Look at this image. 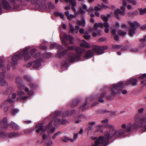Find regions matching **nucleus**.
<instances>
[{
  "label": "nucleus",
  "instance_id": "nucleus-1",
  "mask_svg": "<svg viewBox=\"0 0 146 146\" xmlns=\"http://www.w3.org/2000/svg\"><path fill=\"white\" fill-rule=\"evenodd\" d=\"M132 124L131 123L127 124H123L121 125V129L116 131L113 129L112 125L107 124L106 127L108 128H109L110 130L109 131H107L104 133V136L106 139H109L113 136L119 137V136H122L123 137H125L127 135L126 133L131 131V129Z\"/></svg>",
  "mask_w": 146,
  "mask_h": 146
},
{
  "label": "nucleus",
  "instance_id": "nucleus-2",
  "mask_svg": "<svg viewBox=\"0 0 146 146\" xmlns=\"http://www.w3.org/2000/svg\"><path fill=\"white\" fill-rule=\"evenodd\" d=\"M30 49L29 46H27L23 48L22 51V55L21 53H15L12 57V64L15 65L17 64L19 59L23 56L25 61L30 59L31 58L29 53V50Z\"/></svg>",
  "mask_w": 146,
  "mask_h": 146
},
{
  "label": "nucleus",
  "instance_id": "nucleus-3",
  "mask_svg": "<svg viewBox=\"0 0 146 146\" xmlns=\"http://www.w3.org/2000/svg\"><path fill=\"white\" fill-rule=\"evenodd\" d=\"M75 50L77 53L76 54H74L72 53H70L66 58V59L70 62H73L79 60L80 54L85 51L84 48L78 47H76Z\"/></svg>",
  "mask_w": 146,
  "mask_h": 146
},
{
  "label": "nucleus",
  "instance_id": "nucleus-4",
  "mask_svg": "<svg viewBox=\"0 0 146 146\" xmlns=\"http://www.w3.org/2000/svg\"><path fill=\"white\" fill-rule=\"evenodd\" d=\"M52 121H51L48 124L46 125L45 127L43 128V125L42 124H38L36 126V132L37 133H39L41 131L40 135L44 133L45 130H46L48 133H53L55 129V127L52 126Z\"/></svg>",
  "mask_w": 146,
  "mask_h": 146
},
{
  "label": "nucleus",
  "instance_id": "nucleus-5",
  "mask_svg": "<svg viewBox=\"0 0 146 146\" xmlns=\"http://www.w3.org/2000/svg\"><path fill=\"white\" fill-rule=\"evenodd\" d=\"M101 136L99 137L97 139V137H91L90 139L92 140H95L94 144L91 146H101L102 145L105 146L108 144V140L106 139L105 137Z\"/></svg>",
  "mask_w": 146,
  "mask_h": 146
},
{
  "label": "nucleus",
  "instance_id": "nucleus-6",
  "mask_svg": "<svg viewBox=\"0 0 146 146\" xmlns=\"http://www.w3.org/2000/svg\"><path fill=\"white\" fill-rule=\"evenodd\" d=\"M60 37L62 44L66 47L68 46V44L66 42L68 40H69L70 44H72L73 43L74 38L72 36L70 35H67L66 34H64L63 37H62L61 35H60Z\"/></svg>",
  "mask_w": 146,
  "mask_h": 146
},
{
  "label": "nucleus",
  "instance_id": "nucleus-7",
  "mask_svg": "<svg viewBox=\"0 0 146 146\" xmlns=\"http://www.w3.org/2000/svg\"><path fill=\"white\" fill-rule=\"evenodd\" d=\"M124 86L125 85L124 83L122 82H120L117 84H113L111 88L112 94L113 95L120 94V89H118L115 92V91L118 89L119 88H123Z\"/></svg>",
  "mask_w": 146,
  "mask_h": 146
},
{
  "label": "nucleus",
  "instance_id": "nucleus-8",
  "mask_svg": "<svg viewBox=\"0 0 146 146\" xmlns=\"http://www.w3.org/2000/svg\"><path fill=\"white\" fill-rule=\"evenodd\" d=\"M129 23L130 25V28L129 34L130 36H132L135 33V30L137 27H139L140 25L136 21H134L131 22V21L129 22Z\"/></svg>",
  "mask_w": 146,
  "mask_h": 146
},
{
  "label": "nucleus",
  "instance_id": "nucleus-9",
  "mask_svg": "<svg viewBox=\"0 0 146 146\" xmlns=\"http://www.w3.org/2000/svg\"><path fill=\"white\" fill-rule=\"evenodd\" d=\"M108 48V46H100L96 45L92 46V49L95 52L98 54H102L104 53V50H107Z\"/></svg>",
  "mask_w": 146,
  "mask_h": 146
},
{
  "label": "nucleus",
  "instance_id": "nucleus-10",
  "mask_svg": "<svg viewBox=\"0 0 146 146\" xmlns=\"http://www.w3.org/2000/svg\"><path fill=\"white\" fill-rule=\"evenodd\" d=\"M3 7L6 10H10L12 8V7L6 0H0V13Z\"/></svg>",
  "mask_w": 146,
  "mask_h": 146
},
{
  "label": "nucleus",
  "instance_id": "nucleus-11",
  "mask_svg": "<svg viewBox=\"0 0 146 146\" xmlns=\"http://www.w3.org/2000/svg\"><path fill=\"white\" fill-rule=\"evenodd\" d=\"M120 9L122 11H121L120 9H116L114 12L115 15L117 19L119 18L118 17L119 14L120 13L122 15H124L126 13L125 11V8L124 6H121L120 7Z\"/></svg>",
  "mask_w": 146,
  "mask_h": 146
},
{
  "label": "nucleus",
  "instance_id": "nucleus-12",
  "mask_svg": "<svg viewBox=\"0 0 146 146\" xmlns=\"http://www.w3.org/2000/svg\"><path fill=\"white\" fill-rule=\"evenodd\" d=\"M137 80L134 78H131L128 79L123 83L125 86L128 84H131L133 86H135L137 85Z\"/></svg>",
  "mask_w": 146,
  "mask_h": 146
},
{
  "label": "nucleus",
  "instance_id": "nucleus-13",
  "mask_svg": "<svg viewBox=\"0 0 146 146\" xmlns=\"http://www.w3.org/2000/svg\"><path fill=\"white\" fill-rule=\"evenodd\" d=\"M135 123L132 126V129H137L140 127L139 123H140V120L138 117L136 116L135 118Z\"/></svg>",
  "mask_w": 146,
  "mask_h": 146
},
{
  "label": "nucleus",
  "instance_id": "nucleus-14",
  "mask_svg": "<svg viewBox=\"0 0 146 146\" xmlns=\"http://www.w3.org/2000/svg\"><path fill=\"white\" fill-rule=\"evenodd\" d=\"M42 60L40 58H38L33 63V67L34 68H37L41 65V63Z\"/></svg>",
  "mask_w": 146,
  "mask_h": 146
},
{
  "label": "nucleus",
  "instance_id": "nucleus-15",
  "mask_svg": "<svg viewBox=\"0 0 146 146\" xmlns=\"http://www.w3.org/2000/svg\"><path fill=\"white\" fill-rule=\"evenodd\" d=\"M47 136L45 134H43L42 136V138L44 140H45V143L48 146H50L52 145V142L51 140V139L50 138V140L48 141L47 138Z\"/></svg>",
  "mask_w": 146,
  "mask_h": 146
},
{
  "label": "nucleus",
  "instance_id": "nucleus-16",
  "mask_svg": "<svg viewBox=\"0 0 146 146\" xmlns=\"http://www.w3.org/2000/svg\"><path fill=\"white\" fill-rule=\"evenodd\" d=\"M10 2L14 5V8H16L15 7V5H17V6L19 7L20 4H22V3H23L24 0H9Z\"/></svg>",
  "mask_w": 146,
  "mask_h": 146
},
{
  "label": "nucleus",
  "instance_id": "nucleus-17",
  "mask_svg": "<svg viewBox=\"0 0 146 146\" xmlns=\"http://www.w3.org/2000/svg\"><path fill=\"white\" fill-rule=\"evenodd\" d=\"M68 52V50L66 49L63 50L62 51L59 52L57 54L56 56L58 58H61L64 55Z\"/></svg>",
  "mask_w": 146,
  "mask_h": 146
},
{
  "label": "nucleus",
  "instance_id": "nucleus-18",
  "mask_svg": "<svg viewBox=\"0 0 146 146\" xmlns=\"http://www.w3.org/2000/svg\"><path fill=\"white\" fill-rule=\"evenodd\" d=\"M94 54V53L91 50H88L86 52V55L84 56V57L86 59H88L90 57H92Z\"/></svg>",
  "mask_w": 146,
  "mask_h": 146
},
{
  "label": "nucleus",
  "instance_id": "nucleus-19",
  "mask_svg": "<svg viewBox=\"0 0 146 146\" xmlns=\"http://www.w3.org/2000/svg\"><path fill=\"white\" fill-rule=\"evenodd\" d=\"M83 42L80 43V45L82 47H84L86 48H90V46L89 45L88 43L86 42L84 40H82Z\"/></svg>",
  "mask_w": 146,
  "mask_h": 146
},
{
  "label": "nucleus",
  "instance_id": "nucleus-20",
  "mask_svg": "<svg viewBox=\"0 0 146 146\" xmlns=\"http://www.w3.org/2000/svg\"><path fill=\"white\" fill-rule=\"evenodd\" d=\"M20 134L16 132H11L7 134V136L9 137H16L19 136Z\"/></svg>",
  "mask_w": 146,
  "mask_h": 146
},
{
  "label": "nucleus",
  "instance_id": "nucleus-21",
  "mask_svg": "<svg viewBox=\"0 0 146 146\" xmlns=\"http://www.w3.org/2000/svg\"><path fill=\"white\" fill-rule=\"evenodd\" d=\"M14 103V101H13L12 99H8L5 101L3 104L1 106V108L3 106H5L6 104H12Z\"/></svg>",
  "mask_w": 146,
  "mask_h": 146
},
{
  "label": "nucleus",
  "instance_id": "nucleus-22",
  "mask_svg": "<svg viewBox=\"0 0 146 146\" xmlns=\"http://www.w3.org/2000/svg\"><path fill=\"white\" fill-rule=\"evenodd\" d=\"M13 92V89L12 87H9L6 88L4 94L6 95H9L11 94Z\"/></svg>",
  "mask_w": 146,
  "mask_h": 146
},
{
  "label": "nucleus",
  "instance_id": "nucleus-23",
  "mask_svg": "<svg viewBox=\"0 0 146 146\" xmlns=\"http://www.w3.org/2000/svg\"><path fill=\"white\" fill-rule=\"evenodd\" d=\"M77 24L79 25H82L83 27H84L85 26V21L84 19H82L81 21H77Z\"/></svg>",
  "mask_w": 146,
  "mask_h": 146
},
{
  "label": "nucleus",
  "instance_id": "nucleus-24",
  "mask_svg": "<svg viewBox=\"0 0 146 146\" xmlns=\"http://www.w3.org/2000/svg\"><path fill=\"white\" fill-rule=\"evenodd\" d=\"M111 17V15L110 14H108L107 16H105L104 15H101L100 18L101 19L105 21H107L108 20V18Z\"/></svg>",
  "mask_w": 146,
  "mask_h": 146
},
{
  "label": "nucleus",
  "instance_id": "nucleus-25",
  "mask_svg": "<svg viewBox=\"0 0 146 146\" xmlns=\"http://www.w3.org/2000/svg\"><path fill=\"white\" fill-rule=\"evenodd\" d=\"M20 79L19 78H17L16 79V82L18 84V88L19 90H22L24 88V86L23 84L19 83L18 81Z\"/></svg>",
  "mask_w": 146,
  "mask_h": 146
},
{
  "label": "nucleus",
  "instance_id": "nucleus-26",
  "mask_svg": "<svg viewBox=\"0 0 146 146\" xmlns=\"http://www.w3.org/2000/svg\"><path fill=\"white\" fill-rule=\"evenodd\" d=\"M99 27L103 28V24L102 23L100 22L98 23H96L94 24V27L95 29H96Z\"/></svg>",
  "mask_w": 146,
  "mask_h": 146
},
{
  "label": "nucleus",
  "instance_id": "nucleus-27",
  "mask_svg": "<svg viewBox=\"0 0 146 146\" xmlns=\"http://www.w3.org/2000/svg\"><path fill=\"white\" fill-rule=\"evenodd\" d=\"M87 103V101H86L85 104L80 107V110L84 111L87 109L88 108V106H86Z\"/></svg>",
  "mask_w": 146,
  "mask_h": 146
},
{
  "label": "nucleus",
  "instance_id": "nucleus-28",
  "mask_svg": "<svg viewBox=\"0 0 146 146\" xmlns=\"http://www.w3.org/2000/svg\"><path fill=\"white\" fill-rule=\"evenodd\" d=\"M10 125L14 129H17L19 128V126L15 123L13 122H11L10 123Z\"/></svg>",
  "mask_w": 146,
  "mask_h": 146
},
{
  "label": "nucleus",
  "instance_id": "nucleus-29",
  "mask_svg": "<svg viewBox=\"0 0 146 146\" xmlns=\"http://www.w3.org/2000/svg\"><path fill=\"white\" fill-rule=\"evenodd\" d=\"M55 15L56 16H59L62 19H64V15L61 12H56L54 13Z\"/></svg>",
  "mask_w": 146,
  "mask_h": 146
},
{
  "label": "nucleus",
  "instance_id": "nucleus-30",
  "mask_svg": "<svg viewBox=\"0 0 146 146\" xmlns=\"http://www.w3.org/2000/svg\"><path fill=\"white\" fill-rule=\"evenodd\" d=\"M56 121H58V122L57 123H56V124H65L67 122L64 119H62V120L61 119H58L57 120H56Z\"/></svg>",
  "mask_w": 146,
  "mask_h": 146
},
{
  "label": "nucleus",
  "instance_id": "nucleus-31",
  "mask_svg": "<svg viewBox=\"0 0 146 146\" xmlns=\"http://www.w3.org/2000/svg\"><path fill=\"white\" fill-rule=\"evenodd\" d=\"M106 95V92H104L99 97V101L101 103H102L104 102V100L102 99L101 98H103Z\"/></svg>",
  "mask_w": 146,
  "mask_h": 146
},
{
  "label": "nucleus",
  "instance_id": "nucleus-32",
  "mask_svg": "<svg viewBox=\"0 0 146 146\" xmlns=\"http://www.w3.org/2000/svg\"><path fill=\"white\" fill-rule=\"evenodd\" d=\"M25 91L27 93V94L31 96L33 95V91L32 90L29 91V88H25Z\"/></svg>",
  "mask_w": 146,
  "mask_h": 146
},
{
  "label": "nucleus",
  "instance_id": "nucleus-33",
  "mask_svg": "<svg viewBox=\"0 0 146 146\" xmlns=\"http://www.w3.org/2000/svg\"><path fill=\"white\" fill-rule=\"evenodd\" d=\"M65 1L67 3L70 2L69 4H71L73 6L76 5L77 3L76 1H75L73 0H65Z\"/></svg>",
  "mask_w": 146,
  "mask_h": 146
},
{
  "label": "nucleus",
  "instance_id": "nucleus-34",
  "mask_svg": "<svg viewBox=\"0 0 146 146\" xmlns=\"http://www.w3.org/2000/svg\"><path fill=\"white\" fill-rule=\"evenodd\" d=\"M128 2L129 3H131L134 5H136L137 4V2L136 0H127Z\"/></svg>",
  "mask_w": 146,
  "mask_h": 146
},
{
  "label": "nucleus",
  "instance_id": "nucleus-35",
  "mask_svg": "<svg viewBox=\"0 0 146 146\" xmlns=\"http://www.w3.org/2000/svg\"><path fill=\"white\" fill-rule=\"evenodd\" d=\"M58 46V44L55 43H54L51 44L50 46V48L51 49H52L54 48H56Z\"/></svg>",
  "mask_w": 146,
  "mask_h": 146
},
{
  "label": "nucleus",
  "instance_id": "nucleus-36",
  "mask_svg": "<svg viewBox=\"0 0 146 146\" xmlns=\"http://www.w3.org/2000/svg\"><path fill=\"white\" fill-rule=\"evenodd\" d=\"M61 133L60 131H58L54 133L52 137V138L53 139H55L58 136L60 135Z\"/></svg>",
  "mask_w": 146,
  "mask_h": 146
},
{
  "label": "nucleus",
  "instance_id": "nucleus-37",
  "mask_svg": "<svg viewBox=\"0 0 146 146\" xmlns=\"http://www.w3.org/2000/svg\"><path fill=\"white\" fill-rule=\"evenodd\" d=\"M69 32L73 33L74 31V27L72 24L70 23H69Z\"/></svg>",
  "mask_w": 146,
  "mask_h": 146
},
{
  "label": "nucleus",
  "instance_id": "nucleus-38",
  "mask_svg": "<svg viewBox=\"0 0 146 146\" xmlns=\"http://www.w3.org/2000/svg\"><path fill=\"white\" fill-rule=\"evenodd\" d=\"M19 112V110L17 109H15L13 110L11 112V114L14 115L16 114L17 113Z\"/></svg>",
  "mask_w": 146,
  "mask_h": 146
},
{
  "label": "nucleus",
  "instance_id": "nucleus-39",
  "mask_svg": "<svg viewBox=\"0 0 146 146\" xmlns=\"http://www.w3.org/2000/svg\"><path fill=\"white\" fill-rule=\"evenodd\" d=\"M84 37L86 40L89 39L90 37V36L88 35L87 32L85 33L84 35L83 36Z\"/></svg>",
  "mask_w": 146,
  "mask_h": 146
},
{
  "label": "nucleus",
  "instance_id": "nucleus-40",
  "mask_svg": "<svg viewBox=\"0 0 146 146\" xmlns=\"http://www.w3.org/2000/svg\"><path fill=\"white\" fill-rule=\"evenodd\" d=\"M60 113L59 111H56L54 113V114L52 115V117L53 118H55L57 116H58L60 114Z\"/></svg>",
  "mask_w": 146,
  "mask_h": 146
},
{
  "label": "nucleus",
  "instance_id": "nucleus-41",
  "mask_svg": "<svg viewBox=\"0 0 146 146\" xmlns=\"http://www.w3.org/2000/svg\"><path fill=\"white\" fill-rule=\"evenodd\" d=\"M48 7L50 9H53L54 8V5L53 3L49 2L48 4Z\"/></svg>",
  "mask_w": 146,
  "mask_h": 146
},
{
  "label": "nucleus",
  "instance_id": "nucleus-42",
  "mask_svg": "<svg viewBox=\"0 0 146 146\" xmlns=\"http://www.w3.org/2000/svg\"><path fill=\"white\" fill-rule=\"evenodd\" d=\"M61 65L62 67H66L68 65V63L64 61H63L61 63Z\"/></svg>",
  "mask_w": 146,
  "mask_h": 146
},
{
  "label": "nucleus",
  "instance_id": "nucleus-43",
  "mask_svg": "<svg viewBox=\"0 0 146 146\" xmlns=\"http://www.w3.org/2000/svg\"><path fill=\"white\" fill-rule=\"evenodd\" d=\"M56 49H58L57 51L58 52V53H59L63 49V48L62 46L58 44V46H57V48Z\"/></svg>",
  "mask_w": 146,
  "mask_h": 146
},
{
  "label": "nucleus",
  "instance_id": "nucleus-44",
  "mask_svg": "<svg viewBox=\"0 0 146 146\" xmlns=\"http://www.w3.org/2000/svg\"><path fill=\"white\" fill-rule=\"evenodd\" d=\"M24 78L26 80L28 81H30L31 80V78L28 75H25L24 76Z\"/></svg>",
  "mask_w": 146,
  "mask_h": 146
},
{
  "label": "nucleus",
  "instance_id": "nucleus-45",
  "mask_svg": "<svg viewBox=\"0 0 146 146\" xmlns=\"http://www.w3.org/2000/svg\"><path fill=\"white\" fill-rule=\"evenodd\" d=\"M61 139L62 141L64 142H67L69 140V138L66 137H64L62 138Z\"/></svg>",
  "mask_w": 146,
  "mask_h": 146
},
{
  "label": "nucleus",
  "instance_id": "nucleus-46",
  "mask_svg": "<svg viewBox=\"0 0 146 146\" xmlns=\"http://www.w3.org/2000/svg\"><path fill=\"white\" fill-rule=\"evenodd\" d=\"M130 50L132 52H138L139 49L137 48H134L130 49Z\"/></svg>",
  "mask_w": 146,
  "mask_h": 146
},
{
  "label": "nucleus",
  "instance_id": "nucleus-47",
  "mask_svg": "<svg viewBox=\"0 0 146 146\" xmlns=\"http://www.w3.org/2000/svg\"><path fill=\"white\" fill-rule=\"evenodd\" d=\"M90 126L88 127V130H92V126L95 125V122H92L90 123Z\"/></svg>",
  "mask_w": 146,
  "mask_h": 146
},
{
  "label": "nucleus",
  "instance_id": "nucleus-48",
  "mask_svg": "<svg viewBox=\"0 0 146 146\" xmlns=\"http://www.w3.org/2000/svg\"><path fill=\"white\" fill-rule=\"evenodd\" d=\"M33 130L32 129H28L25 130L24 132L26 134H29Z\"/></svg>",
  "mask_w": 146,
  "mask_h": 146
},
{
  "label": "nucleus",
  "instance_id": "nucleus-49",
  "mask_svg": "<svg viewBox=\"0 0 146 146\" xmlns=\"http://www.w3.org/2000/svg\"><path fill=\"white\" fill-rule=\"evenodd\" d=\"M118 33L121 36H124L126 35L127 34L126 32L125 31H123L121 30H119L118 31Z\"/></svg>",
  "mask_w": 146,
  "mask_h": 146
},
{
  "label": "nucleus",
  "instance_id": "nucleus-50",
  "mask_svg": "<svg viewBox=\"0 0 146 146\" xmlns=\"http://www.w3.org/2000/svg\"><path fill=\"white\" fill-rule=\"evenodd\" d=\"M37 51V50L35 48H33L31 50L30 53L31 55H33L35 52H36Z\"/></svg>",
  "mask_w": 146,
  "mask_h": 146
},
{
  "label": "nucleus",
  "instance_id": "nucleus-51",
  "mask_svg": "<svg viewBox=\"0 0 146 146\" xmlns=\"http://www.w3.org/2000/svg\"><path fill=\"white\" fill-rule=\"evenodd\" d=\"M122 2V5L124 6H125L127 5V3L126 0H120V2Z\"/></svg>",
  "mask_w": 146,
  "mask_h": 146
},
{
  "label": "nucleus",
  "instance_id": "nucleus-52",
  "mask_svg": "<svg viewBox=\"0 0 146 146\" xmlns=\"http://www.w3.org/2000/svg\"><path fill=\"white\" fill-rule=\"evenodd\" d=\"M77 100H75L72 102L71 105L72 107L75 106L77 104Z\"/></svg>",
  "mask_w": 146,
  "mask_h": 146
},
{
  "label": "nucleus",
  "instance_id": "nucleus-53",
  "mask_svg": "<svg viewBox=\"0 0 146 146\" xmlns=\"http://www.w3.org/2000/svg\"><path fill=\"white\" fill-rule=\"evenodd\" d=\"M101 32V31L100 30H98L97 31V34L96 33L94 32L92 34V35L94 36H96L97 35H99L100 34Z\"/></svg>",
  "mask_w": 146,
  "mask_h": 146
},
{
  "label": "nucleus",
  "instance_id": "nucleus-54",
  "mask_svg": "<svg viewBox=\"0 0 146 146\" xmlns=\"http://www.w3.org/2000/svg\"><path fill=\"white\" fill-rule=\"evenodd\" d=\"M103 24V27L104 26L106 28H108L110 27V25L107 22H106L104 23Z\"/></svg>",
  "mask_w": 146,
  "mask_h": 146
},
{
  "label": "nucleus",
  "instance_id": "nucleus-55",
  "mask_svg": "<svg viewBox=\"0 0 146 146\" xmlns=\"http://www.w3.org/2000/svg\"><path fill=\"white\" fill-rule=\"evenodd\" d=\"M138 10L140 12V14L141 15H143L145 13L144 9H138Z\"/></svg>",
  "mask_w": 146,
  "mask_h": 146
},
{
  "label": "nucleus",
  "instance_id": "nucleus-56",
  "mask_svg": "<svg viewBox=\"0 0 146 146\" xmlns=\"http://www.w3.org/2000/svg\"><path fill=\"white\" fill-rule=\"evenodd\" d=\"M94 8L93 6H90L89 8L87 10V11L88 12V13H90L93 11Z\"/></svg>",
  "mask_w": 146,
  "mask_h": 146
},
{
  "label": "nucleus",
  "instance_id": "nucleus-57",
  "mask_svg": "<svg viewBox=\"0 0 146 146\" xmlns=\"http://www.w3.org/2000/svg\"><path fill=\"white\" fill-rule=\"evenodd\" d=\"M140 79H143L146 78V73L144 74L139 77Z\"/></svg>",
  "mask_w": 146,
  "mask_h": 146
},
{
  "label": "nucleus",
  "instance_id": "nucleus-58",
  "mask_svg": "<svg viewBox=\"0 0 146 146\" xmlns=\"http://www.w3.org/2000/svg\"><path fill=\"white\" fill-rule=\"evenodd\" d=\"M79 12L80 13H81L82 14H84L85 13V11L84 10H83L81 7H80L79 8Z\"/></svg>",
  "mask_w": 146,
  "mask_h": 146
},
{
  "label": "nucleus",
  "instance_id": "nucleus-59",
  "mask_svg": "<svg viewBox=\"0 0 146 146\" xmlns=\"http://www.w3.org/2000/svg\"><path fill=\"white\" fill-rule=\"evenodd\" d=\"M25 92H24L21 91H18L17 92V95L20 96H21L24 95Z\"/></svg>",
  "mask_w": 146,
  "mask_h": 146
},
{
  "label": "nucleus",
  "instance_id": "nucleus-60",
  "mask_svg": "<svg viewBox=\"0 0 146 146\" xmlns=\"http://www.w3.org/2000/svg\"><path fill=\"white\" fill-rule=\"evenodd\" d=\"M99 7L95 6L94 7V9L96 11H99L101 9L102 6L99 5Z\"/></svg>",
  "mask_w": 146,
  "mask_h": 146
},
{
  "label": "nucleus",
  "instance_id": "nucleus-61",
  "mask_svg": "<svg viewBox=\"0 0 146 146\" xmlns=\"http://www.w3.org/2000/svg\"><path fill=\"white\" fill-rule=\"evenodd\" d=\"M112 47L114 49L119 48L121 47V46L119 45H115L112 46Z\"/></svg>",
  "mask_w": 146,
  "mask_h": 146
},
{
  "label": "nucleus",
  "instance_id": "nucleus-62",
  "mask_svg": "<svg viewBox=\"0 0 146 146\" xmlns=\"http://www.w3.org/2000/svg\"><path fill=\"white\" fill-rule=\"evenodd\" d=\"M76 17V16L72 14H70L67 17L68 19H70L71 18H75Z\"/></svg>",
  "mask_w": 146,
  "mask_h": 146
},
{
  "label": "nucleus",
  "instance_id": "nucleus-63",
  "mask_svg": "<svg viewBox=\"0 0 146 146\" xmlns=\"http://www.w3.org/2000/svg\"><path fill=\"white\" fill-rule=\"evenodd\" d=\"M52 55V54L51 53H48L46 54L45 55V57L46 58H48L50 57Z\"/></svg>",
  "mask_w": 146,
  "mask_h": 146
},
{
  "label": "nucleus",
  "instance_id": "nucleus-64",
  "mask_svg": "<svg viewBox=\"0 0 146 146\" xmlns=\"http://www.w3.org/2000/svg\"><path fill=\"white\" fill-rule=\"evenodd\" d=\"M69 115V113L68 111H66L63 114V115L65 117L67 116L68 115Z\"/></svg>",
  "mask_w": 146,
  "mask_h": 146
}]
</instances>
